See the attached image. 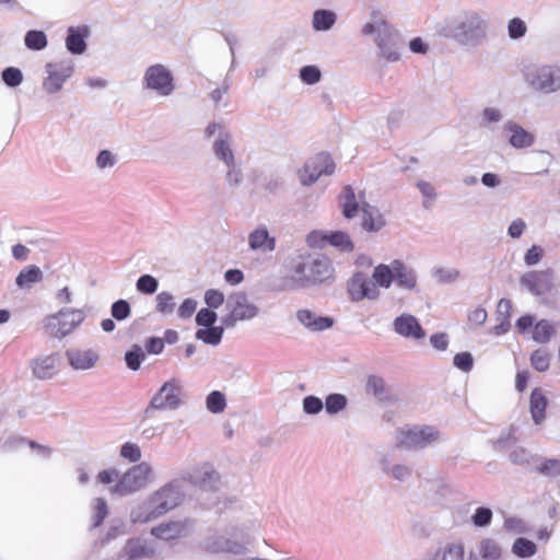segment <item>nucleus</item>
I'll return each instance as SVG.
<instances>
[{"mask_svg": "<svg viewBox=\"0 0 560 560\" xmlns=\"http://www.w3.org/2000/svg\"><path fill=\"white\" fill-rule=\"evenodd\" d=\"M2 79L7 85L14 88L22 82L23 75L18 68L10 67L3 70Z\"/></svg>", "mask_w": 560, "mask_h": 560, "instance_id": "5fc2aeb1", "label": "nucleus"}, {"mask_svg": "<svg viewBox=\"0 0 560 560\" xmlns=\"http://www.w3.org/2000/svg\"><path fill=\"white\" fill-rule=\"evenodd\" d=\"M189 527L187 522L172 521L160 524L151 529V535L166 541L175 540L187 536Z\"/></svg>", "mask_w": 560, "mask_h": 560, "instance_id": "dca6fc26", "label": "nucleus"}, {"mask_svg": "<svg viewBox=\"0 0 560 560\" xmlns=\"http://www.w3.org/2000/svg\"><path fill=\"white\" fill-rule=\"evenodd\" d=\"M127 560H138L150 558L154 555V549L149 547L145 541L139 538L127 540L122 550Z\"/></svg>", "mask_w": 560, "mask_h": 560, "instance_id": "412c9836", "label": "nucleus"}, {"mask_svg": "<svg viewBox=\"0 0 560 560\" xmlns=\"http://www.w3.org/2000/svg\"><path fill=\"white\" fill-rule=\"evenodd\" d=\"M535 471L548 478L558 477L560 476V459L545 458L535 467Z\"/></svg>", "mask_w": 560, "mask_h": 560, "instance_id": "72a5a7b5", "label": "nucleus"}, {"mask_svg": "<svg viewBox=\"0 0 560 560\" xmlns=\"http://www.w3.org/2000/svg\"><path fill=\"white\" fill-rule=\"evenodd\" d=\"M548 399L540 388H534L530 394L529 409L533 420L536 424H540L546 418V409Z\"/></svg>", "mask_w": 560, "mask_h": 560, "instance_id": "4be33fe9", "label": "nucleus"}, {"mask_svg": "<svg viewBox=\"0 0 560 560\" xmlns=\"http://www.w3.org/2000/svg\"><path fill=\"white\" fill-rule=\"evenodd\" d=\"M483 33V23L481 19L472 13L464 18L456 26L454 36L463 44H467L480 37Z\"/></svg>", "mask_w": 560, "mask_h": 560, "instance_id": "ddd939ff", "label": "nucleus"}, {"mask_svg": "<svg viewBox=\"0 0 560 560\" xmlns=\"http://www.w3.org/2000/svg\"><path fill=\"white\" fill-rule=\"evenodd\" d=\"M66 45L68 50L72 54H82L86 47L84 36L78 31H74L73 28L69 30V35L66 39Z\"/></svg>", "mask_w": 560, "mask_h": 560, "instance_id": "a19ab883", "label": "nucleus"}, {"mask_svg": "<svg viewBox=\"0 0 560 560\" xmlns=\"http://www.w3.org/2000/svg\"><path fill=\"white\" fill-rule=\"evenodd\" d=\"M108 509L104 499H97L94 505L93 526H100L107 516Z\"/></svg>", "mask_w": 560, "mask_h": 560, "instance_id": "6e6d98bb", "label": "nucleus"}, {"mask_svg": "<svg viewBox=\"0 0 560 560\" xmlns=\"http://www.w3.org/2000/svg\"><path fill=\"white\" fill-rule=\"evenodd\" d=\"M433 560H464V546L462 544H448L435 553Z\"/></svg>", "mask_w": 560, "mask_h": 560, "instance_id": "473e14b6", "label": "nucleus"}, {"mask_svg": "<svg viewBox=\"0 0 560 560\" xmlns=\"http://www.w3.org/2000/svg\"><path fill=\"white\" fill-rule=\"evenodd\" d=\"M43 279L42 270L35 266L31 265L25 267L16 277V284L20 288L31 287L33 283L39 282Z\"/></svg>", "mask_w": 560, "mask_h": 560, "instance_id": "cd10ccee", "label": "nucleus"}, {"mask_svg": "<svg viewBox=\"0 0 560 560\" xmlns=\"http://www.w3.org/2000/svg\"><path fill=\"white\" fill-rule=\"evenodd\" d=\"M534 89L544 92H553L560 89V68L557 66H544L537 69L530 80Z\"/></svg>", "mask_w": 560, "mask_h": 560, "instance_id": "f8f14e48", "label": "nucleus"}, {"mask_svg": "<svg viewBox=\"0 0 560 560\" xmlns=\"http://www.w3.org/2000/svg\"><path fill=\"white\" fill-rule=\"evenodd\" d=\"M178 405L179 389L172 382H166L151 400V407L154 409H173Z\"/></svg>", "mask_w": 560, "mask_h": 560, "instance_id": "2eb2a0df", "label": "nucleus"}, {"mask_svg": "<svg viewBox=\"0 0 560 560\" xmlns=\"http://www.w3.org/2000/svg\"><path fill=\"white\" fill-rule=\"evenodd\" d=\"M394 269V280L396 283L407 290L416 288L417 278L412 269L408 268L401 260L395 259L392 262Z\"/></svg>", "mask_w": 560, "mask_h": 560, "instance_id": "6ab92c4d", "label": "nucleus"}, {"mask_svg": "<svg viewBox=\"0 0 560 560\" xmlns=\"http://www.w3.org/2000/svg\"><path fill=\"white\" fill-rule=\"evenodd\" d=\"M215 154L223 160L228 165L233 164L234 156L233 152L230 149V145L225 140H219L214 143Z\"/></svg>", "mask_w": 560, "mask_h": 560, "instance_id": "8fccbe9b", "label": "nucleus"}, {"mask_svg": "<svg viewBox=\"0 0 560 560\" xmlns=\"http://www.w3.org/2000/svg\"><path fill=\"white\" fill-rule=\"evenodd\" d=\"M509 36L513 39L523 37L526 34L527 27L523 20L514 18L509 22Z\"/></svg>", "mask_w": 560, "mask_h": 560, "instance_id": "864d4df0", "label": "nucleus"}, {"mask_svg": "<svg viewBox=\"0 0 560 560\" xmlns=\"http://www.w3.org/2000/svg\"><path fill=\"white\" fill-rule=\"evenodd\" d=\"M303 409L306 413L315 415L323 409V401L315 396H307L303 400Z\"/></svg>", "mask_w": 560, "mask_h": 560, "instance_id": "e2e57ef3", "label": "nucleus"}, {"mask_svg": "<svg viewBox=\"0 0 560 560\" xmlns=\"http://www.w3.org/2000/svg\"><path fill=\"white\" fill-rule=\"evenodd\" d=\"M348 293L352 301H361L365 298L376 299L380 291L375 283L368 279L363 273L357 272L348 283Z\"/></svg>", "mask_w": 560, "mask_h": 560, "instance_id": "9b49d317", "label": "nucleus"}, {"mask_svg": "<svg viewBox=\"0 0 560 560\" xmlns=\"http://www.w3.org/2000/svg\"><path fill=\"white\" fill-rule=\"evenodd\" d=\"M513 552L521 558L532 557L536 553V545L526 538H517L512 547Z\"/></svg>", "mask_w": 560, "mask_h": 560, "instance_id": "79ce46f5", "label": "nucleus"}, {"mask_svg": "<svg viewBox=\"0 0 560 560\" xmlns=\"http://www.w3.org/2000/svg\"><path fill=\"white\" fill-rule=\"evenodd\" d=\"M454 364L459 370L468 372L472 368L474 360L469 352H460L454 357Z\"/></svg>", "mask_w": 560, "mask_h": 560, "instance_id": "052dcab7", "label": "nucleus"}, {"mask_svg": "<svg viewBox=\"0 0 560 560\" xmlns=\"http://www.w3.org/2000/svg\"><path fill=\"white\" fill-rule=\"evenodd\" d=\"M438 439L439 432L432 427H408L398 431L397 445L405 448H422Z\"/></svg>", "mask_w": 560, "mask_h": 560, "instance_id": "39448f33", "label": "nucleus"}, {"mask_svg": "<svg viewBox=\"0 0 560 560\" xmlns=\"http://www.w3.org/2000/svg\"><path fill=\"white\" fill-rule=\"evenodd\" d=\"M521 283L534 295H544L553 288L552 273L547 270L528 271L521 277Z\"/></svg>", "mask_w": 560, "mask_h": 560, "instance_id": "9d476101", "label": "nucleus"}, {"mask_svg": "<svg viewBox=\"0 0 560 560\" xmlns=\"http://www.w3.org/2000/svg\"><path fill=\"white\" fill-rule=\"evenodd\" d=\"M175 308L174 298L168 292H161L156 295V310L162 314H171Z\"/></svg>", "mask_w": 560, "mask_h": 560, "instance_id": "a18cd8bd", "label": "nucleus"}, {"mask_svg": "<svg viewBox=\"0 0 560 560\" xmlns=\"http://www.w3.org/2000/svg\"><path fill=\"white\" fill-rule=\"evenodd\" d=\"M229 314L223 318L226 326H234L238 320H246L255 317L258 313L256 305L249 302L244 293H235L228 302Z\"/></svg>", "mask_w": 560, "mask_h": 560, "instance_id": "0eeeda50", "label": "nucleus"}, {"mask_svg": "<svg viewBox=\"0 0 560 560\" xmlns=\"http://www.w3.org/2000/svg\"><path fill=\"white\" fill-rule=\"evenodd\" d=\"M248 244L253 250L272 252L276 240L269 235L266 228H258L249 234Z\"/></svg>", "mask_w": 560, "mask_h": 560, "instance_id": "aec40b11", "label": "nucleus"}, {"mask_svg": "<svg viewBox=\"0 0 560 560\" xmlns=\"http://www.w3.org/2000/svg\"><path fill=\"white\" fill-rule=\"evenodd\" d=\"M158 280L150 276L143 275L137 281V290L144 294H153L158 290Z\"/></svg>", "mask_w": 560, "mask_h": 560, "instance_id": "49530a36", "label": "nucleus"}, {"mask_svg": "<svg viewBox=\"0 0 560 560\" xmlns=\"http://www.w3.org/2000/svg\"><path fill=\"white\" fill-rule=\"evenodd\" d=\"M377 31L378 33H384V36L378 35L376 38L377 46L380 47L382 55L389 61H396L399 59V54L396 48H394V44L390 43L392 33L389 32V25L383 19L375 21V23H366L363 26V34L371 35Z\"/></svg>", "mask_w": 560, "mask_h": 560, "instance_id": "1a4fd4ad", "label": "nucleus"}, {"mask_svg": "<svg viewBox=\"0 0 560 560\" xmlns=\"http://www.w3.org/2000/svg\"><path fill=\"white\" fill-rule=\"evenodd\" d=\"M33 376L45 381L52 378L59 371L60 360L57 354L39 355L31 363Z\"/></svg>", "mask_w": 560, "mask_h": 560, "instance_id": "4468645a", "label": "nucleus"}, {"mask_svg": "<svg viewBox=\"0 0 560 560\" xmlns=\"http://www.w3.org/2000/svg\"><path fill=\"white\" fill-rule=\"evenodd\" d=\"M334 269L326 258L300 256L292 261L289 279L292 289L305 288L322 283L332 277Z\"/></svg>", "mask_w": 560, "mask_h": 560, "instance_id": "f257e3e1", "label": "nucleus"}, {"mask_svg": "<svg viewBox=\"0 0 560 560\" xmlns=\"http://www.w3.org/2000/svg\"><path fill=\"white\" fill-rule=\"evenodd\" d=\"M147 88L155 90L160 95H170L174 90L173 75L163 65L149 67L144 74Z\"/></svg>", "mask_w": 560, "mask_h": 560, "instance_id": "6e6552de", "label": "nucleus"}, {"mask_svg": "<svg viewBox=\"0 0 560 560\" xmlns=\"http://www.w3.org/2000/svg\"><path fill=\"white\" fill-rule=\"evenodd\" d=\"M511 138L510 143L514 148H526L533 144L534 137L532 133L524 130L522 127L513 125L510 127Z\"/></svg>", "mask_w": 560, "mask_h": 560, "instance_id": "c756f323", "label": "nucleus"}, {"mask_svg": "<svg viewBox=\"0 0 560 560\" xmlns=\"http://www.w3.org/2000/svg\"><path fill=\"white\" fill-rule=\"evenodd\" d=\"M327 238L328 233L313 231L307 235L306 242L311 247H324L327 244Z\"/></svg>", "mask_w": 560, "mask_h": 560, "instance_id": "0e129e2a", "label": "nucleus"}, {"mask_svg": "<svg viewBox=\"0 0 560 560\" xmlns=\"http://www.w3.org/2000/svg\"><path fill=\"white\" fill-rule=\"evenodd\" d=\"M68 77H69V73H65V72L57 71V70L49 71L48 77L44 81V89L48 93H51V94L56 93L62 88V84Z\"/></svg>", "mask_w": 560, "mask_h": 560, "instance_id": "e433bc0d", "label": "nucleus"}, {"mask_svg": "<svg viewBox=\"0 0 560 560\" xmlns=\"http://www.w3.org/2000/svg\"><path fill=\"white\" fill-rule=\"evenodd\" d=\"M544 250L540 246L533 245L525 254L524 260L528 266L536 265L542 257Z\"/></svg>", "mask_w": 560, "mask_h": 560, "instance_id": "338daca9", "label": "nucleus"}, {"mask_svg": "<svg viewBox=\"0 0 560 560\" xmlns=\"http://www.w3.org/2000/svg\"><path fill=\"white\" fill-rule=\"evenodd\" d=\"M217 314L209 307L201 308L196 315V323L198 326L210 327L217 320Z\"/></svg>", "mask_w": 560, "mask_h": 560, "instance_id": "603ef678", "label": "nucleus"}, {"mask_svg": "<svg viewBox=\"0 0 560 560\" xmlns=\"http://www.w3.org/2000/svg\"><path fill=\"white\" fill-rule=\"evenodd\" d=\"M197 338L209 345H218L223 335L221 326H210L197 331Z\"/></svg>", "mask_w": 560, "mask_h": 560, "instance_id": "58836bf2", "label": "nucleus"}, {"mask_svg": "<svg viewBox=\"0 0 560 560\" xmlns=\"http://www.w3.org/2000/svg\"><path fill=\"white\" fill-rule=\"evenodd\" d=\"M130 305L125 300H118L112 305V316L117 320H124L130 315Z\"/></svg>", "mask_w": 560, "mask_h": 560, "instance_id": "3c124183", "label": "nucleus"}, {"mask_svg": "<svg viewBox=\"0 0 560 560\" xmlns=\"http://www.w3.org/2000/svg\"><path fill=\"white\" fill-rule=\"evenodd\" d=\"M320 77V71L316 66H305L300 71V78L306 84L317 83Z\"/></svg>", "mask_w": 560, "mask_h": 560, "instance_id": "09e8293b", "label": "nucleus"}, {"mask_svg": "<svg viewBox=\"0 0 560 560\" xmlns=\"http://www.w3.org/2000/svg\"><path fill=\"white\" fill-rule=\"evenodd\" d=\"M530 364L538 372H545L550 366V353L545 349H537L530 354Z\"/></svg>", "mask_w": 560, "mask_h": 560, "instance_id": "ea45409f", "label": "nucleus"}, {"mask_svg": "<svg viewBox=\"0 0 560 560\" xmlns=\"http://www.w3.org/2000/svg\"><path fill=\"white\" fill-rule=\"evenodd\" d=\"M372 277L375 285L389 288L394 280V269L392 265L380 264L374 268Z\"/></svg>", "mask_w": 560, "mask_h": 560, "instance_id": "c85d7f7f", "label": "nucleus"}, {"mask_svg": "<svg viewBox=\"0 0 560 560\" xmlns=\"http://www.w3.org/2000/svg\"><path fill=\"white\" fill-rule=\"evenodd\" d=\"M83 319L84 315L79 310L61 311L57 315L47 318L45 329L50 337L62 338L70 334Z\"/></svg>", "mask_w": 560, "mask_h": 560, "instance_id": "7ed1b4c3", "label": "nucleus"}, {"mask_svg": "<svg viewBox=\"0 0 560 560\" xmlns=\"http://www.w3.org/2000/svg\"><path fill=\"white\" fill-rule=\"evenodd\" d=\"M120 455L129 462L136 463L141 458V451L137 444L127 442L121 446Z\"/></svg>", "mask_w": 560, "mask_h": 560, "instance_id": "4d7b16f0", "label": "nucleus"}, {"mask_svg": "<svg viewBox=\"0 0 560 560\" xmlns=\"http://www.w3.org/2000/svg\"><path fill=\"white\" fill-rule=\"evenodd\" d=\"M365 389L368 394H372L380 400H387L390 398L386 382L381 376L370 375L366 381Z\"/></svg>", "mask_w": 560, "mask_h": 560, "instance_id": "bb28decb", "label": "nucleus"}, {"mask_svg": "<svg viewBox=\"0 0 560 560\" xmlns=\"http://www.w3.org/2000/svg\"><path fill=\"white\" fill-rule=\"evenodd\" d=\"M144 358L145 354L142 349L140 347H135V349L126 353L125 361L130 370L137 371Z\"/></svg>", "mask_w": 560, "mask_h": 560, "instance_id": "de8ad7c7", "label": "nucleus"}, {"mask_svg": "<svg viewBox=\"0 0 560 560\" xmlns=\"http://www.w3.org/2000/svg\"><path fill=\"white\" fill-rule=\"evenodd\" d=\"M296 317L301 324L313 331L325 330L330 328L334 324L332 318L326 316H316V314L310 310L298 311Z\"/></svg>", "mask_w": 560, "mask_h": 560, "instance_id": "a211bd4d", "label": "nucleus"}, {"mask_svg": "<svg viewBox=\"0 0 560 560\" xmlns=\"http://www.w3.org/2000/svg\"><path fill=\"white\" fill-rule=\"evenodd\" d=\"M152 477V469L147 463L132 466L112 488L113 493L126 495L145 487Z\"/></svg>", "mask_w": 560, "mask_h": 560, "instance_id": "f03ea898", "label": "nucleus"}, {"mask_svg": "<svg viewBox=\"0 0 560 560\" xmlns=\"http://www.w3.org/2000/svg\"><path fill=\"white\" fill-rule=\"evenodd\" d=\"M534 320L535 318L533 315H523L516 320L515 327L520 334H525L529 328L534 327Z\"/></svg>", "mask_w": 560, "mask_h": 560, "instance_id": "774afa93", "label": "nucleus"}, {"mask_svg": "<svg viewBox=\"0 0 560 560\" xmlns=\"http://www.w3.org/2000/svg\"><path fill=\"white\" fill-rule=\"evenodd\" d=\"M512 314V302L508 299H501L497 305V315L501 324L509 323Z\"/></svg>", "mask_w": 560, "mask_h": 560, "instance_id": "bf43d9fd", "label": "nucleus"}, {"mask_svg": "<svg viewBox=\"0 0 560 560\" xmlns=\"http://www.w3.org/2000/svg\"><path fill=\"white\" fill-rule=\"evenodd\" d=\"M206 402L208 410L213 413L222 412L226 406L224 395L218 390L210 393Z\"/></svg>", "mask_w": 560, "mask_h": 560, "instance_id": "37998d69", "label": "nucleus"}, {"mask_svg": "<svg viewBox=\"0 0 560 560\" xmlns=\"http://www.w3.org/2000/svg\"><path fill=\"white\" fill-rule=\"evenodd\" d=\"M385 225L383 215L373 207H362V226L365 231L377 232Z\"/></svg>", "mask_w": 560, "mask_h": 560, "instance_id": "5701e85b", "label": "nucleus"}, {"mask_svg": "<svg viewBox=\"0 0 560 560\" xmlns=\"http://www.w3.org/2000/svg\"><path fill=\"white\" fill-rule=\"evenodd\" d=\"M492 512L488 508H478L472 516L476 526H486L491 522Z\"/></svg>", "mask_w": 560, "mask_h": 560, "instance_id": "680f3d73", "label": "nucleus"}, {"mask_svg": "<svg viewBox=\"0 0 560 560\" xmlns=\"http://www.w3.org/2000/svg\"><path fill=\"white\" fill-rule=\"evenodd\" d=\"M339 203L345 218L352 219L358 214L359 203L355 200V195L351 186H346L342 189L339 196Z\"/></svg>", "mask_w": 560, "mask_h": 560, "instance_id": "b1692460", "label": "nucleus"}, {"mask_svg": "<svg viewBox=\"0 0 560 560\" xmlns=\"http://www.w3.org/2000/svg\"><path fill=\"white\" fill-rule=\"evenodd\" d=\"M395 331L406 338L422 339L425 331L419 324L418 319L410 315L404 314L394 320Z\"/></svg>", "mask_w": 560, "mask_h": 560, "instance_id": "f3484780", "label": "nucleus"}, {"mask_svg": "<svg viewBox=\"0 0 560 560\" xmlns=\"http://www.w3.org/2000/svg\"><path fill=\"white\" fill-rule=\"evenodd\" d=\"M347 405V398L341 394H330L326 397L325 408L328 413H337Z\"/></svg>", "mask_w": 560, "mask_h": 560, "instance_id": "c03bdc74", "label": "nucleus"}, {"mask_svg": "<svg viewBox=\"0 0 560 560\" xmlns=\"http://www.w3.org/2000/svg\"><path fill=\"white\" fill-rule=\"evenodd\" d=\"M556 334V326L547 319L538 320L532 330V338L539 343L548 342Z\"/></svg>", "mask_w": 560, "mask_h": 560, "instance_id": "a878e982", "label": "nucleus"}, {"mask_svg": "<svg viewBox=\"0 0 560 560\" xmlns=\"http://www.w3.org/2000/svg\"><path fill=\"white\" fill-rule=\"evenodd\" d=\"M335 172V163L327 153H319L310 159L300 170V179L303 185L314 184L322 175H331Z\"/></svg>", "mask_w": 560, "mask_h": 560, "instance_id": "423d86ee", "label": "nucleus"}, {"mask_svg": "<svg viewBox=\"0 0 560 560\" xmlns=\"http://www.w3.org/2000/svg\"><path fill=\"white\" fill-rule=\"evenodd\" d=\"M479 552L485 560H498L502 555L500 545L491 538L481 540Z\"/></svg>", "mask_w": 560, "mask_h": 560, "instance_id": "f704fd0d", "label": "nucleus"}, {"mask_svg": "<svg viewBox=\"0 0 560 560\" xmlns=\"http://www.w3.org/2000/svg\"><path fill=\"white\" fill-rule=\"evenodd\" d=\"M24 42L25 46L32 50H42L47 46V37L43 31H28Z\"/></svg>", "mask_w": 560, "mask_h": 560, "instance_id": "4c0bfd02", "label": "nucleus"}, {"mask_svg": "<svg viewBox=\"0 0 560 560\" xmlns=\"http://www.w3.org/2000/svg\"><path fill=\"white\" fill-rule=\"evenodd\" d=\"M182 501V493L177 487L167 485L154 492L150 498V512L148 518H156L176 508Z\"/></svg>", "mask_w": 560, "mask_h": 560, "instance_id": "20e7f679", "label": "nucleus"}, {"mask_svg": "<svg viewBox=\"0 0 560 560\" xmlns=\"http://www.w3.org/2000/svg\"><path fill=\"white\" fill-rule=\"evenodd\" d=\"M219 481V475L210 465H203L195 474V482L201 487H212L213 483Z\"/></svg>", "mask_w": 560, "mask_h": 560, "instance_id": "2f4dec72", "label": "nucleus"}, {"mask_svg": "<svg viewBox=\"0 0 560 560\" xmlns=\"http://www.w3.org/2000/svg\"><path fill=\"white\" fill-rule=\"evenodd\" d=\"M205 302L209 308H218L224 302V294L214 289H209L205 293Z\"/></svg>", "mask_w": 560, "mask_h": 560, "instance_id": "13d9d810", "label": "nucleus"}, {"mask_svg": "<svg viewBox=\"0 0 560 560\" xmlns=\"http://www.w3.org/2000/svg\"><path fill=\"white\" fill-rule=\"evenodd\" d=\"M327 244L335 246L341 250L351 252L353 249V243L349 235L341 231L328 233Z\"/></svg>", "mask_w": 560, "mask_h": 560, "instance_id": "c9c22d12", "label": "nucleus"}, {"mask_svg": "<svg viewBox=\"0 0 560 560\" xmlns=\"http://www.w3.org/2000/svg\"><path fill=\"white\" fill-rule=\"evenodd\" d=\"M197 308V302L192 299H186L179 305L177 314L180 318H190Z\"/></svg>", "mask_w": 560, "mask_h": 560, "instance_id": "69168bd1", "label": "nucleus"}, {"mask_svg": "<svg viewBox=\"0 0 560 560\" xmlns=\"http://www.w3.org/2000/svg\"><path fill=\"white\" fill-rule=\"evenodd\" d=\"M336 21V14L328 10H317L313 15V27L316 31L329 30Z\"/></svg>", "mask_w": 560, "mask_h": 560, "instance_id": "7c9ffc66", "label": "nucleus"}, {"mask_svg": "<svg viewBox=\"0 0 560 560\" xmlns=\"http://www.w3.org/2000/svg\"><path fill=\"white\" fill-rule=\"evenodd\" d=\"M70 364L74 369H90L97 360V355L91 350H75L68 353Z\"/></svg>", "mask_w": 560, "mask_h": 560, "instance_id": "393cba45", "label": "nucleus"}]
</instances>
